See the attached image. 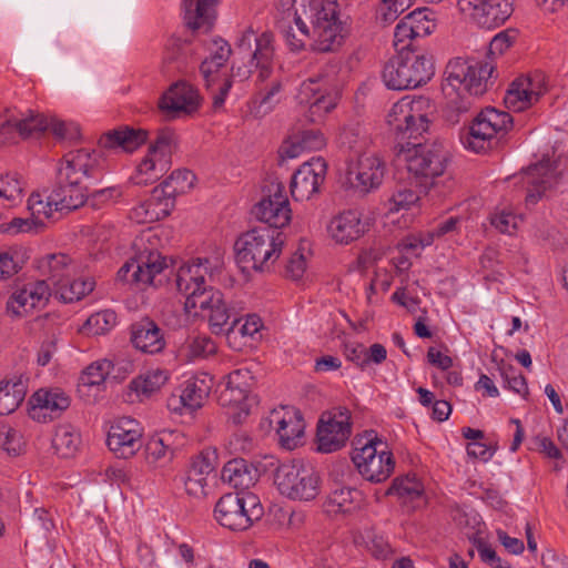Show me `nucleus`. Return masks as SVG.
I'll list each match as a JSON object with an SVG mask.
<instances>
[{
  "instance_id": "1",
  "label": "nucleus",
  "mask_w": 568,
  "mask_h": 568,
  "mask_svg": "<svg viewBox=\"0 0 568 568\" xmlns=\"http://www.w3.org/2000/svg\"><path fill=\"white\" fill-rule=\"evenodd\" d=\"M207 264L209 258L199 257L182 265L176 274L178 291L186 297L184 305L187 313L197 315V311L207 312L213 334L234 332L239 322L233 321L235 315L224 301L223 293L206 285Z\"/></svg>"
},
{
  "instance_id": "2",
  "label": "nucleus",
  "mask_w": 568,
  "mask_h": 568,
  "mask_svg": "<svg viewBox=\"0 0 568 568\" xmlns=\"http://www.w3.org/2000/svg\"><path fill=\"white\" fill-rule=\"evenodd\" d=\"M294 11V22L300 36L313 37L314 49L320 52L335 51L347 33L341 20V4L337 0H281Z\"/></svg>"
},
{
  "instance_id": "3",
  "label": "nucleus",
  "mask_w": 568,
  "mask_h": 568,
  "mask_svg": "<svg viewBox=\"0 0 568 568\" xmlns=\"http://www.w3.org/2000/svg\"><path fill=\"white\" fill-rule=\"evenodd\" d=\"M494 71L490 62L463 60L448 62L442 90L448 99V119L458 122V116L471 106V97L481 95L487 90V81Z\"/></svg>"
},
{
  "instance_id": "4",
  "label": "nucleus",
  "mask_w": 568,
  "mask_h": 568,
  "mask_svg": "<svg viewBox=\"0 0 568 568\" xmlns=\"http://www.w3.org/2000/svg\"><path fill=\"white\" fill-rule=\"evenodd\" d=\"M98 172L99 163L93 153L84 149L68 152L57 166L52 199L67 206V212L79 209L89 199L83 178H97Z\"/></svg>"
},
{
  "instance_id": "5",
  "label": "nucleus",
  "mask_w": 568,
  "mask_h": 568,
  "mask_svg": "<svg viewBox=\"0 0 568 568\" xmlns=\"http://www.w3.org/2000/svg\"><path fill=\"white\" fill-rule=\"evenodd\" d=\"M397 54L384 65L382 79L390 90H413L428 83L435 74L433 54L408 44L394 45Z\"/></svg>"
},
{
  "instance_id": "6",
  "label": "nucleus",
  "mask_w": 568,
  "mask_h": 568,
  "mask_svg": "<svg viewBox=\"0 0 568 568\" xmlns=\"http://www.w3.org/2000/svg\"><path fill=\"white\" fill-rule=\"evenodd\" d=\"M285 241L286 236L281 231L254 227L235 241L236 262L243 271H270L281 256Z\"/></svg>"
},
{
  "instance_id": "7",
  "label": "nucleus",
  "mask_w": 568,
  "mask_h": 568,
  "mask_svg": "<svg viewBox=\"0 0 568 568\" xmlns=\"http://www.w3.org/2000/svg\"><path fill=\"white\" fill-rule=\"evenodd\" d=\"M352 462L361 476L373 484L387 480L395 469V458L385 440L374 430L365 433V443L355 447Z\"/></svg>"
},
{
  "instance_id": "8",
  "label": "nucleus",
  "mask_w": 568,
  "mask_h": 568,
  "mask_svg": "<svg viewBox=\"0 0 568 568\" xmlns=\"http://www.w3.org/2000/svg\"><path fill=\"white\" fill-rule=\"evenodd\" d=\"M406 161L407 170L419 180V186L427 193L436 184L435 180L445 174L450 153L443 141L414 143Z\"/></svg>"
},
{
  "instance_id": "9",
  "label": "nucleus",
  "mask_w": 568,
  "mask_h": 568,
  "mask_svg": "<svg viewBox=\"0 0 568 568\" xmlns=\"http://www.w3.org/2000/svg\"><path fill=\"white\" fill-rule=\"evenodd\" d=\"M263 507L256 495L248 491H235L223 495L214 508L215 519L225 528L234 531L248 529L263 516Z\"/></svg>"
},
{
  "instance_id": "10",
  "label": "nucleus",
  "mask_w": 568,
  "mask_h": 568,
  "mask_svg": "<svg viewBox=\"0 0 568 568\" xmlns=\"http://www.w3.org/2000/svg\"><path fill=\"white\" fill-rule=\"evenodd\" d=\"M513 123V116L508 112L487 106L471 121L464 143L474 152H486L498 146Z\"/></svg>"
},
{
  "instance_id": "11",
  "label": "nucleus",
  "mask_w": 568,
  "mask_h": 568,
  "mask_svg": "<svg viewBox=\"0 0 568 568\" xmlns=\"http://www.w3.org/2000/svg\"><path fill=\"white\" fill-rule=\"evenodd\" d=\"M274 483L283 496L293 500L310 501L320 493V476L301 460L281 464Z\"/></svg>"
},
{
  "instance_id": "12",
  "label": "nucleus",
  "mask_w": 568,
  "mask_h": 568,
  "mask_svg": "<svg viewBox=\"0 0 568 568\" xmlns=\"http://www.w3.org/2000/svg\"><path fill=\"white\" fill-rule=\"evenodd\" d=\"M253 379L248 369H235L227 375L225 386L219 394V404L233 409L229 418L234 425L242 424L256 404L255 397L251 395Z\"/></svg>"
},
{
  "instance_id": "13",
  "label": "nucleus",
  "mask_w": 568,
  "mask_h": 568,
  "mask_svg": "<svg viewBox=\"0 0 568 568\" xmlns=\"http://www.w3.org/2000/svg\"><path fill=\"white\" fill-rule=\"evenodd\" d=\"M339 90L334 87L327 75L318 74L304 80L296 99L300 104L308 106L310 120L317 122L331 112L338 103Z\"/></svg>"
},
{
  "instance_id": "14",
  "label": "nucleus",
  "mask_w": 568,
  "mask_h": 568,
  "mask_svg": "<svg viewBox=\"0 0 568 568\" xmlns=\"http://www.w3.org/2000/svg\"><path fill=\"white\" fill-rule=\"evenodd\" d=\"M174 143L175 133L173 130L168 128L160 130L155 140L149 146L148 155L139 164L136 174L132 178L133 183L148 185L159 180L168 170L169 158Z\"/></svg>"
},
{
  "instance_id": "15",
  "label": "nucleus",
  "mask_w": 568,
  "mask_h": 568,
  "mask_svg": "<svg viewBox=\"0 0 568 568\" xmlns=\"http://www.w3.org/2000/svg\"><path fill=\"white\" fill-rule=\"evenodd\" d=\"M236 49L250 57L251 65L258 69V79L264 81L273 72L274 36L264 31L260 36L252 27H247L237 39Z\"/></svg>"
},
{
  "instance_id": "16",
  "label": "nucleus",
  "mask_w": 568,
  "mask_h": 568,
  "mask_svg": "<svg viewBox=\"0 0 568 568\" xmlns=\"http://www.w3.org/2000/svg\"><path fill=\"white\" fill-rule=\"evenodd\" d=\"M252 214L267 224L266 229L278 231L286 226L292 219V210L282 184H271L267 193L253 206Z\"/></svg>"
},
{
  "instance_id": "17",
  "label": "nucleus",
  "mask_w": 568,
  "mask_h": 568,
  "mask_svg": "<svg viewBox=\"0 0 568 568\" xmlns=\"http://www.w3.org/2000/svg\"><path fill=\"white\" fill-rule=\"evenodd\" d=\"M385 172V162L379 156L364 153L348 164L346 181L351 189L365 195L381 186Z\"/></svg>"
},
{
  "instance_id": "18",
  "label": "nucleus",
  "mask_w": 568,
  "mask_h": 568,
  "mask_svg": "<svg viewBox=\"0 0 568 568\" xmlns=\"http://www.w3.org/2000/svg\"><path fill=\"white\" fill-rule=\"evenodd\" d=\"M166 267L165 257L156 251H148L126 261L118 271L116 280L135 285H155V277Z\"/></svg>"
},
{
  "instance_id": "19",
  "label": "nucleus",
  "mask_w": 568,
  "mask_h": 568,
  "mask_svg": "<svg viewBox=\"0 0 568 568\" xmlns=\"http://www.w3.org/2000/svg\"><path fill=\"white\" fill-rule=\"evenodd\" d=\"M546 92V75L541 71H535L511 82L504 103L508 110L521 112L537 103Z\"/></svg>"
},
{
  "instance_id": "20",
  "label": "nucleus",
  "mask_w": 568,
  "mask_h": 568,
  "mask_svg": "<svg viewBox=\"0 0 568 568\" xmlns=\"http://www.w3.org/2000/svg\"><path fill=\"white\" fill-rule=\"evenodd\" d=\"M459 10L483 29L500 27L511 16V0H458Z\"/></svg>"
},
{
  "instance_id": "21",
  "label": "nucleus",
  "mask_w": 568,
  "mask_h": 568,
  "mask_svg": "<svg viewBox=\"0 0 568 568\" xmlns=\"http://www.w3.org/2000/svg\"><path fill=\"white\" fill-rule=\"evenodd\" d=\"M324 414L317 426V449L321 453H333L345 446L351 435L349 413L347 409H338Z\"/></svg>"
},
{
  "instance_id": "22",
  "label": "nucleus",
  "mask_w": 568,
  "mask_h": 568,
  "mask_svg": "<svg viewBox=\"0 0 568 568\" xmlns=\"http://www.w3.org/2000/svg\"><path fill=\"white\" fill-rule=\"evenodd\" d=\"M51 296V288L45 281H36L16 285L6 303L7 313L26 316L36 308H43Z\"/></svg>"
},
{
  "instance_id": "23",
  "label": "nucleus",
  "mask_w": 568,
  "mask_h": 568,
  "mask_svg": "<svg viewBox=\"0 0 568 568\" xmlns=\"http://www.w3.org/2000/svg\"><path fill=\"white\" fill-rule=\"evenodd\" d=\"M199 108L197 90L184 81L173 83L159 100V109L168 120L180 118L181 114L191 115Z\"/></svg>"
},
{
  "instance_id": "24",
  "label": "nucleus",
  "mask_w": 568,
  "mask_h": 568,
  "mask_svg": "<svg viewBox=\"0 0 568 568\" xmlns=\"http://www.w3.org/2000/svg\"><path fill=\"white\" fill-rule=\"evenodd\" d=\"M141 437L139 423L130 417H123L111 425L106 445L116 458L128 459L141 448Z\"/></svg>"
},
{
  "instance_id": "25",
  "label": "nucleus",
  "mask_w": 568,
  "mask_h": 568,
  "mask_svg": "<svg viewBox=\"0 0 568 568\" xmlns=\"http://www.w3.org/2000/svg\"><path fill=\"white\" fill-rule=\"evenodd\" d=\"M436 29L434 12L428 8L416 9L406 14L396 26L394 31V45L408 44L418 48L415 42L425 38Z\"/></svg>"
},
{
  "instance_id": "26",
  "label": "nucleus",
  "mask_w": 568,
  "mask_h": 568,
  "mask_svg": "<svg viewBox=\"0 0 568 568\" xmlns=\"http://www.w3.org/2000/svg\"><path fill=\"white\" fill-rule=\"evenodd\" d=\"M327 164L322 158L303 163L293 174L291 194L295 201L310 200L325 181Z\"/></svg>"
},
{
  "instance_id": "27",
  "label": "nucleus",
  "mask_w": 568,
  "mask_h": 568,
  "mask_svg": "<svg viewBox=\"0 0 568 568\" xmlns=\"http://www.w3.org/2000/svg\"><path fill=\"white\" fill-rule=\"evenodd\" d=\"M270 423L276 425V433L283 448L292 450L300 445L305 425L298 412L284 407L282 410L274 409L271 412Z\"/></svg>"
},
{
  "instance_id": "28",
  "label": "nucleus",
  "mask_w": 568,
  "mask_h": 568,
  "mask_svg": "<svg viewBox=\"0 0 568 568\" xmlns=\"http://www.w3.org/2000/svg\"><path fill=\"white\" fill-rule=\"evenodd\" d=\"M527 187L526 203L536 204L547 190L556 183L555 168L549 159H542L524 172Z\"/></svg>"
},
{
  "instance_id": "29",
  "label": "nucleus",
  "mask_w": 568,
  "mask_h": 568,
  "mask_svg": "<svg viewBox=\"0 0 568 568\" xmlns=\"http://www.w3.org/2000/svg\"><path fill=\"white\" fill-rule=\"evenodd\" d=\"M29 403L31 404L30 416L33 419L47 422L59 417L63 410L70 406L69 396L60 389H39L36 392Z\"/></svg>"
},
{
  "instance_id": "30",
  "label": "nucleus",
  "mask_w": 568,
  "mask_h": 568,
  "mask_svg": "<svg viewBox=\"0 0 568 568\" xmlns=\"http://www.w3.org/2000/svg\"><path fill=\"white\" fill-rule=\"evenodd\" d=\"M388 124L402 139H417L428 128V120L425 114L417 116L412 113V108L407 103H396L388 114Z\"/></svg>"
},
{
  "instance_id": "31",
  "label": "nucleus",
  "mask_w": 568,
  "mask_h": 568,
  "mask_svg": "<svg viewBox=\"0 0 568 568\" xmlns=\"http://www.w3.org/2000/svg\"><path fill=\"white\" fill-rule=\"evenodd\" d=\"M148 138L149 132L144 129L120 125L104 132L100 136L98 144L105 150L121 149L124 152L132 153L143 145Z\"/></svg>"
},
{
  "instance_id": "32",
  "label": "nucleus",
  "mask_w": 568,
  "mask_h": 568,
  "mask_svg": "<svg viewBox=\"0 0 568 568\" xmlns=\"http://www.w3.org/2000/svg\"><path fill=\"white\" fill-rule=\"evenodd\" d=\"M131 343L133 346L148 354H156L165 347V341L161 328L149 317H143L130 327Z\"/></svg>"
},
{
  "instance_id": "33",
  "label": "nucleus",
  "mask_w": 568,
  "mask_h": 568,
  "mask_svg": "<svg viewBox=\"0 0 568 568\" xmlns=\"http://www.w3.org/2000/svg\"><path fill=\"white\" fill-rule=\"evenodd\" d=\"M364 232L365 224L361 220V213L354 210L338 214L328 224V233L339 244H348L357 240Z\"/></svg>"
},
{
  "instance_id": "34",
  "label": "nucleus",
  "mask_w": 568,
  "mask_h": 568,
  "mask_svg": "<svg viewBox=\"0 0 568 568\" xmlns=\"http://www.w3.org/2000/svg\"><path fill=\"white\" fill-rule=\"evenodd\" d=\"M219 0H183L184 22L189 29L205 31L211 30Z\"/></svg>"
},
{
  "instance_id": "35",
  "label": "nucleus",
  "mask_w": 568,
  "mask_h": 568,
  "mask_svg": "<svg viewBox=\"0 0 568 568\" xmlns=\"http://www.w3.org/2000/svg\"><path fill=\"white\" fill-rule=\"evenodd\" d=\"M175 432H161L152 436L145 445V459L149 465L164 467L172 462L178 450L174 438Z\"/></svg>"
},
{
  "instance_id": "36",
  "label": "nucleus",
  "mask_w": 568,
  "mask_h": 568,
  "mask_svg": "<svg viewBox=\"0 0 568 568\" xmlns=\"http://www.w3.org/2000/svg\"><path fill=\"white\" fill-rule=\"evenodd\" d=\"M39 268L47 276V284L53 290L60 286L70 276H74L75 267L72 260L64 253H54L43 256L39 262Z\"/></svg>"
},
{
  "instance_id": "37",
  "label": "nucleus",
  "mask_w": 568,
  "mask_h": 568,
  "mask_svg": "<svg viewBox=\"0 0 568 568\" xmlns=\"http://www.w3.org/2000/svg\"><path fill=\"white\" fill-rule=\"evenodd\" d=\"M213 377L207 373H201L190 377L183 384L180 402L183 407L195 410L203 406L211 393Z\"/></svg>"
},
{
  "instance_id": "38",
  "label": "nucleus",
  "mask_w": 568,
  "mask_h": 568,
  "mask_svg": "<svg viewBox=\"0 0 568 568\" xmlns=\"http://www.w3.org/2000/svg\"><path fill=\"white\" fill-rule=\"evenodd\" d=\"M258 478V469L244 458L229 460L222 469V479L236 489H248Z\"/></svg>"
},
{
  "instance_id": "39",
  "label": "nucleus",
  "mask_w": 568,
  "mask_h": 568,
  "mask_svg": "<svg viewBox=\"0 0 568 568\" xmlns=\"http://www.w3.org/2000/svg\"><path fill=\"white\" fill-rule=\"evenodd\" d=\"M27 381L22 376L0 381V416L16 412L27 395Z\"/></svg>"
},
{
  "instance_id": "40",
  "label": "nucleus",
  "mask_w": 568,
  "mask_h": 568,
  "mask_svg": "<svg viewBox=\"0 0 568 568\" xmlns=\"http://www.w3.org/2000/svg\"><path fill=\"white\" fill-rule=\"evenodd\" d=\"M166 215L169 206H165L160 187H154L151 197L133 207L130 213V217L139 224L152 223Z\"/></svg>"
},
{
  "instance_id": "41",
  "label": "nucleus",
  "mask_w": 568,
  "mask_h": 568,
  "mask_svg": "<svg viewBox=\"0 0 568 568\" xmlns=\"http://www.w3.org/2000/svg\"><path fill=\"white\" fill-rule=\"evenodd\" d=\"M187 50L189 44L179 38H171L168 41L162 61V72L164 75H174L186 68Z\"/></svg>"
},
{
  "instance_id": "42",
  "label": "nucleus",
  "mask_w": 568,
  "mask_h": 568,
  "mask_svg": "<svg viewBox=\"0 0 568 568\" xmlns=\"http://www.w3.org/2000/svg\"><path fill=\"white\" fill-rule=\"evenodd\" d=\"M214 44L216 47L215 52L200 65V72L209 89L219 81L217 72L229 60L232 52L231 45L222 39L214 41Z\"/></svg>"
},
{
  "instance_id": "43",
  "label": "nucleus",
  "mask_w": 568,
  "mask_h": 568,
  "mask_svg": "<svg viewBox=\"0 0 568 568\" xmlns=\"http://www.w3.org/2000/svg\"><path fill=\"white\" fill-rule=\"evenodd\" d=\"M361 501L362 494L358 489L341 487L328 496L325 509L328 514H348L358 508Z\"/></svg>"
},
{
  "instance_id": "44",
  "label": "nucleus",
  "mask_w": 568,
  "mask_h": 568,
  "mask_svg": "<svg viewBox=\"0 0 568 568\" xmlns=\"http://www.w3.org/2000/svg\"><path fill=\"white\" fill-rule=\"evenodd\" d=\"M195 175L187 169L173 171L158 187L165 200V206L173 204L176 194L184 193L194 184Z\"/></svg>"
},
{
  "instance_id": "45",
  "label": "nucleus",
  "mask_w": 568,
  "mask_h": 568,
  "mask_svg": "<svg viewBox=\"0 0 568 568\" xmlns=\"http://www.w3.org/2000/svg\"><path fill=\"white\" fill-rule=\"evenodd\" d=\"M216 353V344L206 335L189 336L180 348V355L186 361L205 358Z\"/></svg>"
},
{
  "instance_id": "46",
  "label": "nucleus",
  "mask_w": 568,
  "mask_h": 568,
  "mask_svg": "<svg viewBox=\"0 0 568 568\" xmlns=\"http://www.w3.org/2000/svg\"><path fill=\"white\" fill-rule=\"evenodd\" d=\"M80 444V435L69 425L57 427L52 438V446L57 454L63 458L74 455Z\"/></svg>"
},
{
  "instance_id": "47",
  "label": "nucleus",
  "mask_w": 568,
  "mask_h": 568,
  "mask_svg": "<svg viewBox=\"0 0 568 568\" xmlns=\"http://www.w3.org/2000/svg\"><path fill=\"white\" fill-rule=\"evenodd\" d=\"M168 373L163 369L149 371L144 375L133 378L130 383L131 390L138 395L151 396L168 381Z\"/></svg>"
},
{
  "instance_id": "48",
  "label": "nucleus",
  "mask_w": 568,
  "mask_h": 568,
  "mask_svg": "<svg viewBox=\"0 0 568 568\" xmlns=\"http://www.w3.org/2000/svg\"><path fill=\"white\" fill-rule=\"evenodd\" d=\"M94 283L90 280L74 278L70 276L60 286L54 290L64 303H72L81 300L93 291Z\"/></svg>"
},
{
  "instance_id": "49",
  "label": "nucleus",
  "mask_w": 568,
  "mask_h": 568,
  "mask_svg": "<svg viewBox=\"0 0 568 568\" xmlns=\"http://www.w3.org/2000/svg\"><path fill=\"white\" fill-rule=\"evenodd\" d=\"M28 210L31 212V216L40 220V215L51 217L53 211H67V206L62 203L52 199V193L49 195L48 201L43 202L39 193H32L28 199Z\"/></svg>"
},
{
  "instance_id": "50",
  "label": "nucleus",
  "mask_w": 568,
  "mask_h": 568,
  "mask_svg": "<svg viewBox=\"0 0 568 568\" xmlns=\"http://www.w3.org/2000/svg\"><path fill=\"white\" fill-rule=\"evenodd\" d=\"M116 324V314L111 310H104L89 316L84 329L92 335H102Z\"/></svg>"
},
{
  "instance_id": "51",
  "label": "nucleus",
  "mask_w": 568,
  "mask_h": 568,
  "mask_svg": "<svg viewBox=\"0 0 568 568\" xmlns=\"http://www.w3.org/2000/svg\"><path fill=\"white\" fill-rule=\"evenodd\" d=\"M104 365L108 369L109 378L116 382H122L128 378L135 371L134 362L123 355L114 356L112 359H104Z\"/></svg>"
},
{
  "instance_id": "52",
  "label": "nucleus",
  "mask_w": 568,
  "mask_h": 568,
  "mask_svg": "<svg viewBox=\"0 0 568 568\" xmlns=\"http://www.w3.org/2000/svg\"><path fill=\"white\" fill-rule=\"evenodd\" d=\"M282 82L274 80L265 91H260L255 99L257 113L267 114L280 102L278 94L282 91Z\"/></svg>"
},
{
  "instance_id": "53",
  "label": "nucleus",
  "mask_w": 568,
  "mask_h": 568,
  "mask_svg": "<svg viewBox=\"0 0 568 568\" xmlns=\"http://www.w3.org/2000/svg\"><path fill=\"white\" fill-rule=\"evenodd\" d=\"M422 485L415 478L408 476L402 478L397 477L393 480L390 487L387 489L386 495H398L399 497L415 498L420 496Z\"/></svg>"
},
{
  "instance_id": "54",
  "label": "nucleus",
  "mask_w": 568,
  "mask_h": 568,
  "mask_svg": "<svg viewBox=\"0 0 568 568\" xmlns=\"http://www.w3.org/2000/svg\"><path fill=\"white\" fill-rule=\"evenodd\" d=\"M18 133L22 138L42 133L49 129V121L40 114L31 113L29 116L16 120Z\"/></svg>"
},
{
  "instance_id": "55",
  "label": "nucleus",
  "mask_w": 568,
  "mask_h": 568,
  "mask_svg": "<svg viewBox=\"0 0 568 568\" xmlns=\"http://www.w3.org/2000/svg\"><path fill=\"white\" fill-rule=\"evenodd\" d=\"M26 260L18 251H8L0 253V280L8 278L17 274L23 266Z\"/></svg>"
},
{
  "instance_id": "56",
  "label": "nucleus",
  "mask_w": 568,
  "mask_h": 568,
  "mask_svg": "<svg viewBox=\"0 0 568 568\" xmlns=\"http://www.w3.org/2000/svg\"><path fill=\"white\" fill-rule=\"evenodd\" d=\"M109 377L104 359L90 364L80 376V386H100Z\"/></svg>"
},
{
  "instance_id": "57",
  "label": "nucleus",
  "mask_w": 568,
  "mask_h": 568,
  "mask_svg": "<svg viewBox=\"0 0 568 568\" xmlns=\"http://www.w3.org/2000/svg\"><path fill=\"white\" fill-rule=\"evenodd\" d=\"M500 375L505 387L521 396H526L528 394V386L525 376L514 366L508 365L507 367H503L500 369Z\"/></svg>"
},
{
  "instance_id": "58",
  "label": "nucleus",
  "mask_w": 568,
  "mask_h": 568,
  "mask_svg": "<svg viewBox=\"0 0 568 568\" xmlns=\"http://www.w3.org/2000/svg\"><path fill=\"white\" fill-rule=\"evenodd\" d=\"M22 192L23 184L18 174L0 175V197L9 202H16L21 197Z\"/></svg>"
},
{
  "instance_id": "59",
  "label": "nucleus",
  "mask_w": 568,
  "mask_h": 568,
  "mask_svg": "<svg viewBox=\"0 0 568 568\" xmlns=\"http://www.w3.org/2000/svg\"><path fill=\"white\" fill-rule=\"evenodd\" d=\"M21 447V436L16 429L9 426H0V449L9 456H18Z\"/></svg>"
},
{
  "instance_id": "60",
  "label": "nucleus",
  "mask_w": 568,
  "mask_h": 568,
  "mask_svg": "<svg viewBox=\"0 0 568 568\" xmlns=\"http://www.w3.org/2000/svg\"><path fill=\"white\" fill-rule=\"evenodd\" d=\"M419 200V194L405 186H399L389 199V211L407 210Z\"/></svg>"
},
{
  "instance_id": "61",
  "label": "nucleus",
  "mask_w": 568,
  "mask_h": 568,
  "mask_svg": "<svg viewBox=\"0 0 568 568\" xmlns=\"http://www.w3.org/2000/svg\"><path fill=\"white\" fill-rule=\"evenodd\" d=\"M233 321L239 322L234 332H227L226 335L231 337L232 335H241L242 337H253L256 333H258L262 327V320L256 314H248L243 318H239L236 316L233 317Z\"/></svg>"
},
{
  "instance_id": "62",
  "label": "nucleus",
  "mask_w": 568,
  "mask_h": 568,
  "mask_svg": "<svg viewBox=\"0 0 568 568\" xmlns=\"http://www.w3.org/2000/svg\"><path fill=\"white\" fill-rule=\"evenodd\" d=\"M43 222L41 220H37L33 216L29 217H14L11 222L7 224L0 225V231L2 233H11L17 234L21 232H29L32 230H38V227L42 226Z\"/></svg>"
},
{
  "instance_id": "63",
  "label": "nucleus",
  "mask_w": 568,
  "mask_h": 568,
  "mask_svg": "<svg viewBox=\"0 0 568 568\" xmlns=\"http://www.w3.org/2000/svg\"><path fill=\"white\" fill-rule=\"evenodd\" d=\"M385 11L381 13V19L385 23L395 21L399 14L410 8L414 0H382Z\"/></svg>"
},
{
  "instance_id": "64",
  "label": "nucleus",
  "mask_w": 568,
  "mask_h": 568,
  "mask_svg": "<svg viewBox=\"0 0 568 568\" xmlns=\"http://www.w3.org/2000/svg\"><path fill=\"white\" fill-rule=\"evenodd\" d=\"M514 38H511L507 31H501L496 34L489 42L488 45V58H495L501 55L513 44Z\"/></svg>"
}]
</instances>
